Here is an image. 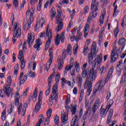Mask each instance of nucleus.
<instances>
[{"instance_id": "f257e3e1", "label": "nucleus", "mask_w": 126, "mask_h": 126, "mask_svg": "<svg viewBox=\"0 0 126 126\" xmlns=\"http://www.w3.org/2000/svg\"><path fill=\"white\" fill-rule=\"evenodd\" d=\"M92 64V68L89 71V76L87 79H86L84 85L85 88H87V91L89 94L92 92V84L93 82L96 80V77H97V72L94 70V69L96 67L97 63L94 62L93 61Z\"/></svg>"}, {"instance_id": "f03ea898", "label": "nucleus", "mask_w": 126, "mask_h": 126, "mask_svg": "<svg viewBox=\"0 0 126 126\" xmlns=\"http://www.w3.org/2000/svg\"><path fill=\"white\" fill-rule=\"evenodd\" d=\"M58 8L57 9V19L56 20V24H58V27L56 28L55 31L57 33L58 32H60L62 29H63V18L62 19L61 18V16H62V10H61V8H60V6H58Z\"/></svg>"}, {"instance_id": "7ed1b4c3", "label": "nucleus", "mask_w": 126, "mask_h": 126, "mask_svg": "<svg viewBox=\"0 0 126 126\" xmlns=\"http://www.w3.org/2000/svg\"><path fill=\"white\" fill-rule=\"evenodd\" d=\"M91 52L88 54V62L89 64H92V63H93V59L94 57H96V55H97V50H96V43L94 42L93 43L92 47L91 48Z\"/></svg>"}, {"instance_id": "20e7f679", "label": "nucleus", "mask_w": 126, "mask_h": 126, "mask_svg": "<svg viewBox=\"0 0 126 126\" xmlns=\"http://www.w3.org/2000/svg\"><path fill=\"white\" fill-rule=\"evenodd\" d=\"M48 29L46 30V32H42L41 33L39 37L40 38H43L46 36H48V38L46 41V44H45V51H48V49L50 47V46H51V41H52V31L50 30L49 32H48Z\"/></svg>"}, {"instance_id": "39448f33", "label": "nucleus", "mask_w": 126, "mask_h": 126, "mask_svg": "<svg viewBox=\"0 0 126 126\" xmlns=\"http://www.w3.org/2000/svg\"><path fill=\"white\" fill-rule=\"evenodd\" d=\"M32 12L30 11V10L29 9L27 10L26 12V16H29L30 14V19L28 20V23H26L24 24V28H27L28 30L30 29V27H31V24H32V22H33V15L34 14V9H33V7H32Z\"/></svg>"}, {"instance_id": "423d86ee", "label": "nucleus", "mask_w": 126, "mask_h": 126, "mask_svg": "<svg viewBox=\"0 0 126 126\" xmlns=\"http://www.w3.org/2000/svg\"><path fill=\"white\" fill-rule=\"evenodd\" d=\"M13 31H14V33L12 40L13 43H15L17 40V38H19L21 36V29L18 27V23L17 22L14 24Z\"/></svg>"}, {"instance_id": "0eeeda50", "label": "nucleus", "mask_w": 126, "mask_h": 126, "mask_svg": "<svg viewBox=\"0 0 126 126\" xmlns=\"http://www.w3.org/2000/svg\"><path fill=\"white\" fill-rule=\"evenodd\" d=\"M60 78H61V75L60 74H57L55 77V80L56 83L54 84L52 88L53 95H52V98H54V96L55 99L58 98V83H59L60 81Z\"/></svg>"}, {"instance_id": "6e6552de", "label": "nucleus", "mask_w": 126, "mask_h": 126, "mask_svg": "<svg viewBox=\"0 0 126 126\" xmlns=\"http://www.w3.org/2000/svg\"><path fill=\"white\" fill-rule=\"evenodd\" d=\"M65 32H63L61 33L60 35L58 34L55 39V45L56 46H59L60 45V43L61 41L62 43H63L64 42V34Z\"/></svg>"}, {"instance_id": "1a4fd4ad", "label": "nucleus", "mask_w": 126, "mask_h": 126, "mask_svg": "<svg viewBox=\"0 0 126 126\" xmlns=\"http://www.w3.org/2000/svg\"><path fill=\"white\" fill-rule=\"evenodd\" d=\"M55 72L52 73L50 76V77L48 78V89L45 92V95L48 96L50 94V92L51 91V88L52 87V82H53V78L55 77Z\"/></svg>"}, {"instance_id": "9d476101", "label": "nucleus", "mask_w": 126, "mask_h": 126, "mask_svg": "<svg viewBox=\"0 0 126 126\" xmlns=\"http://www.w3.org/2000/svg\"><path fill=\"white\" fill-rule=\"evenodd\" d=\"M43 97V93L42 91L40 92L39 95L38 96V101L36 103L35 107L34 112L35 113L38 112L41 109V104H42V98Z\"/></svg>"}, {"instance_id": "9b49d317", "label": "nucleus", "mask_w": 126, "mask_h": 126, "mask_svg": "<svg viewBox=\"0 0 126 126\" xmlns=\"http://www.w3.org/2000/svg\"><path fill=\"white\" fill-rule=\"evenodd\" d=\"M18 58L21 62V69H24V67H25V63H26V62L24 61V54H23V51L22 50L19 51Z\"/></svg>"}, {"instance_id": "f8f14e48", "label": "nucleus", "mask_w": 126, "mask_h": 126, "mask_svg": "<svg viewBox=\"0 0 126 126\" xmlns=\"http://www.w3.org/2000/svg\"><path fill=\"white\" fill-rule=\"evenodd\" d=\"M28 76L27 74H25L23 72H22L20 74V75L19 77V80L20 81V85H22V84H24L25 81L27 80V78Z\"/></svg>"}, {"instance_id": "ddd939ff", "label": "nucleus", "mask_w": 126, "mask_h": 126, "mask_svg": "<svg viewBox=\"0 0 126 126\" xmlns=\"http://www.w3.org/2000/svg\"><path fill=\"white\" fill-rule=\"evenodd\" d=\"M110 63H115V62L117 61L118 59H119V55L118 54V53L115 52L114 50H112V52L110 55Z\"/></svg>"}, {"instance_id": "4468645a", "label": "nucleus", "mask_w": 126, "mask_h": 126, "mask_svg": "<svg viewBox=\"0 0 126 126\" xmlns=\"http://www.w3.org/2000/svg\"><path fill=\"white\" fill-rule=\"evenodd\" d=\"M45 24V19L44 18H41L38 22L36 23V24L35 27V31H37L39 28H42L43 27V25Z\"/></svg>"}, {"instance_id": "2eb2a0df", "label": "nucleus", "mask_w": 126, "mask_h": 126, "mask_svg": "<svg viewBox=\"0 0 126 126\" xmlns=\"http://www.w3.org/2000/svg\"><path fill=\"white\" fill-rule=\"evenodd\" d=\"M96 16H97V11L94 10L93 12H91L87 19L88 24H90L91 20H92L93 18H95Z\"/></svg>"}, {"instance_id": "dca6fc26", "label": "nucleus", "mask_w": 126, "mask_h": 126, "mask_svg": "<svg viewBox=\"0 0 126 126\" xmlns=\"http://www.w3.org/2000/svg\"><path fill=\"white\" fill-rule=\"evenodd\" d=\"M35 39V37L34 35H32L31 33H29L28 35V44H29V47L31 48V46H32V44L33 42H34V40Z\"/></svg>"}, {"instance_id": "f3484780", "label": "nucleus", "mask_w": 126, "mask_h": 126, "mask_svg": "<svg viewBox=\"0 0 126 126\" xmlns=\"http://www.w3.org/2000/svg\"><path fill=\"white\" fill-rule=\"evenodd\" d=\"M99 106H100V101L99 100H96L92 107V111L93 114H95V113L97 112V110H98Z\"/></svg>"}, {"instance_id": "a211bd4d", "label": "nucleus", "mask_w": 126, "mask_h": 126, "mask_svg": "<svg viewBox=\"0 0 126 126\" xmlns=\"http://www.w3.org/2000/svg\"><path fill=\"white\" fill-rule=\"evenodd\" d=\"M10 87L7 85H6L3 87V91L8 97L10 96Z\"/></svg>"}, {"instance_id": "6ab92c4d", "label": "nucleus", "mask_w": 126, "mask_h": 126, "mask_svg": "<svg viewBox=\"0 0 126 126\" xmlns=\"http://www.w3.org/2000/svg\"><path fill=\"white\" fill-rule=\"evenodd\" d=\"M102 60H103V56L102 54L96 55L94 60V63H97V64H100L102 63Z\"/></svg>"}, {"instance_id": "aec40b11", "label": "nucleus", "mask_w": 126, "mask_h": 126, "mask_svg": "<svg viewBox=\"0 0 126 126\" xmlns=\"http://www.w3.org/2000/svg\"><path fill=\"white\" fill-rule=\"evenodd\" d=\"M97 0H93L92 2L91 9L94 10V11H97L98 10V7L99 6V2H97L95 4H94Z\"/></svg>"}, {"instance_id": "412c9836", "label": "nucleus", "mask_w": 126, "mask_h": 126, "mask_svg": "<svg viewBox=\"0 0 126 126\" xmlns=\"http://www.w3.org/2000/svg\"><path fill=\"white\" fill-rule=\"evenodd\" d=\"M49 59L48 63H49V67H50V66L52 64V63H53V59H54V58L53 57V49L52 48L49 49Z\"/></svg>"}, {"instance_id": "4be33fe9", "label": "nucleus", "mask_w": 126, "mask_h": 126, "mask_svg": "<svg viewBox=\"0 0 126 126\" xmlns=\"http://www.w3.org/2000/svg\"><path fill=\"white\" fill-rule=\"evenodd\" d=\"M68 120V116L65 114H61V124H65Z\"/></svg>"}, {"instance_id": "5701e85b", "label": "nucleus", "mask_w": 126, "mask_h": 126, "mask_svg": "<svg viewBox=\"0 0 126 126\" xmlns=\"http://www.w3.org/2000/svg\"><path fill=\"white\" fill-rule=\"evenodd\" d=\"M113 113H114V111L113 110V109H110L109 110V113L107 118V121L106 122L107 125H109V124H110V123L112 122L111 119H112V117H113Z\"/></svg>"}, {"instance_id": "b1692460", "label": "nucleus", "mask_w": 126, "mask_h": 126, "mask_svg": "<svg viewBox=\"0 0 126 126\" xmlns=\"http://www.w3.org/2000/svg\"><path fill=\"white\" fill-rule=\"evenodd\" d=\"M87 76L86 79L89 76V73L87 74V68H82V77L83 78H85Z\"/></svg>"}, {"instance_id": "393cba45", "label": "nucleus", "mask_w": 126, "mask_h": 126, "mask_svg": "<svg viewBox=\"0 0 126 126\" xmlns=\"http://www.w3.org/2000/svg\"><path fill=\"white\" fill-rule=\"evenodd\" d=\"M100 117H102V118H105L106 117V115H107V113L108 112V111H107V110L103 108L102 107H101L100 109Z\"/></svg>"}, {"instance_id": "a878e982", "label": "nucleus", "mask_w": 126, "mask_h": 126, "mask_svg": "<svg viewBox=\"0 0 126 126\" xmlns=\"http://www.w3.org/2000/svg\"><path fill=\"white\" fill-rule=\"evenodd\" d=\"M70 106L71 107V113H72V115H74L75 114H76V111H77V108L76 107H77V105H76L75 106H73V103L71 104Z\"/></svg>"}, {"instance_id": "bb28decb", "label": "nucleus", "mask_w": 126, "mask_h": 126, "mask_svg": "<svg viewBox=\"0 0 126 126\" xmlns=\"http://www.w3.org/2000/svg\"><path fill=\"white\" fill-rule=\"evenodd\" d=\"M95 87H96V89L97 90V91H101V90L102 89V88H103V87H104V86H103V85H102V81H99L98 82H97L96 84H95Z\"/></svg>"}, {"instance_id": "cd10ccee", "label": "nucleus", "mask_w": 126, "mask_h": 126, "mask_svg": "<svg viewBox=\"0 0 126 126\" xmlns=\"http://www.w3.org/2000/svg\"><path fill=\"white\" fill-rule=\"evenodd\" d=\"M38 89L36 88L33 92V94L32 96V101L33 102H35L36 100L37 99V96H38Z\"/></svg>"}, {"instance_id": "c85d7f7f", "label": "nucleus", "mask_w": 126, "mask_h": 126, "mask_svg": "<svg viewBox=\"0 0 126 126\" xmlns=\"http://www.w3.org/2000/svg\"><path fill=\"white\" fill-rule=\"evenodd\" d=\"M113 104H114V101H113V99H110L108 101L107 105L106 106V110H107V111L110 110V108H111V107L113 106Z\"/></svg>"}, {"instance_id": "c756f323", "label": "nucleus", "mask_w": 126, "mask_h": 126, "mask_svg": "<svg viewBox=\"0 0 126 126\" xmlns=\"http://www.w3.org/2000/svg\"><path fill=\"white\" fill-rule=\"evenodd\" d=\"M123 65H124V61L121 60L118 62V64L117 65V69H119L120 71H121L123 69V68H121L122 67Z\"/></svg>"}, {"instance_id": "7c9ffc66", "label": "nucleus", "mask_w": 126, "mask_h": 126, "mask_svg": "<svg viewBox=\"0 0 126 126\" xmlns=\"http://www.w3.org/2000/svg\"><path fill=\"white\" fill-rule=\"evenodd\" d=\"M126 67H124L123 75L122 76V77L121 78V81H120L121 83H122V82H125L126 80Z\"/></svg>"}, {"instance_id": "2f4dec72", "label": "nucleus", "mask_w": 126, "mask_h": 126, "mask_svg": "<svg viewBox=\"0 0 126 126\" xmlns=\"http://www.w3.org/2000/svg\"><path fill=\"white\" fill-rule=\"evenodd\" d=\"M72 50V47H71V45L70 44H68L67 46V49L66 51V52L69 55H71V52Z\"/></svg>"}, {"instance_id": "473e14b6", "label": "nucleus", "mask_w": 126, "mask_h": 126, "mask_svg": "<svg viewBox=\"0 0 126 126\" xmlns=\"http://www.w3.org/2000/svg\"><path fill=\"white\" fill-rule=\"evenodd\" d=\"M14 69V75H17L18 73V70L19 69V65H18V63L15 65Z\"/></svg>"}, {"instance_id": "72a5a7b5", "label": "nucleus", "mask_w": 126, "mask_h": 126, "mask_svg": "<svg viewBox=\"0 0 126 126\" xmlns=\"http://www.w3.org/2000/svg\"><path fill=\"white\" fill-rule=\"evenodd\" d=\"M77 120V116L76 115H75L71 121V126H75V124H76Z\"/></svg>"}, {"instance_id": "f704fd0d", "label": "nucleus", "mask_w": 126, "mask_h": 126, "mask_svg": "<svg viewBox=\"0 0 126 126\" xmlns=\"http://www.w3.org/2000/svg\"><path fill=\"white\" fill-rule=\"evenodd\" d=\"M27 74L28 76H29V77L34 78L35 77V76H36V74L35 73V72H33L32 70H30L29 72H28Z\"/></svg>"}, {"instance_id": "c9c22d12", "label": "nucleus", "mask_w": 126, "mask_h": 126, "mask_svg": "<svg viewBox=\"0 0 126 126\" xmlns=\"http://www.w3.org/2000/svg\"><path fill=\"white\" fill-rule=\"evenodd\" d=\"M38 118L39 119V120L37 123L39 124H42V123H43L44 121H45V117H44L42 114H40V116L38 117Z\"/></svg>"}, {"instance_id": "e433bc0d", "label": "nucleus", "mask_w": 126, "mask_h": 126, "mask_svg": "<svg viewBox=\"0 0 126 126\" xmlns=\"http://www.w3.org/2000/svg\"><path fill=\"white\" fill-rule=\"evenodd\" d=\"M114 69H115L114 66H111L110 69L109 70L108 73L107 74L108 76H112V74H113V72H114Z\"/></svg>"}, {"instance_id": "4c0bfd02", "label": "nucleus", "mask_w": 126, "mask_h": 126, "mask_svg": "<svg viewBox=\"0 0 126 126\" xmlns=\"http://www.w3.org/2000/svg\"><path fill=\"white\" fill-rule=\"evenodd\" d=\"M63 61L60 60L58 63V68L59 70L62 69V68L63 66Z\"/></svg>"}, {"instance_id": "58836bf2", "label": "nucleus", "mask_w": 126, "mask_h": 126, "mask_svg": "<svg viewBox=\"0 0 126 126\" xmlns=\"http://www.w3.org/2000/svg\"><path fill=\"white\" fill-rule=\"evenodd\" d=\"M78 49V43H77L74 46L73 53L74 55H76L77 54V50Z\"/></svg>"}, {"instance_id": "ea45409f", "label": "nucleus", "mask_w": 126, "mask_h": 126, "mask_svg": "<svg viewBox=\"0 0 126 126\" xmlns=\"http://www.w3.org/2000/svg\"><path fill=\"white\" fill-rule=\"evenodd\" d=\"M72 88L74 87V85H75V77H72L71 80L70 81Z\"/></svg>"}, {"instance_id": "a19ab883", "label": "nucleus", "mask_w": 126, "mask_h": 126, "mask_svg": "<svg viewBox=\"0 0 126 126\" xmlns=\"http://www.w3.org/2000/svg\"><path fill=\"white\" fill-rule=\"evenodd\" d=\"M125 42L126 39L125 38H120L118 41V45H119V46H122V45L124 44Z\"/></svg>"}, {"instance_id": "79ce46f5", "label": "nucleus", "mask_w": 126, "mask_h": 126, "mask_svg": "<svg viewBox=\"0 0 126 126\" xmlns=\"http://www.w3.org/2000/svg\"><path fill=\"white\" fill-rule=\"evenodd\" d=\"M6 115V112L5 111V110H4L3 112H2L1 116V119L2 121H3V122L5 121Z\"/></svg>"}, {"instance_id": "37998d69", "label": "nucleus", "mask_w": 126, "mask_h": 126, "mask_svg": "<svg viewBox=\"0 0 126 126\" xmlns=\"http://www.w3.org/2000/svg\"><path fill=\"white\" fill-rule=\"evenodd\" d=\"M83 81V79H82V77H79L78 79V86L80 88H81L82 86V82Z\"/></svg>"}, {"instance_id": "c03bdc74", "label": "nucleus", "mask_w": 126, "mask_h": 126, "mask_svg": "<svg viewBox=\"0 0 126 126\" xmlns=\"http://www.w3.org/2000/svg\"><path fill=\"white\" fill-rule=\"evenodd\" d=\"M13 4L15 9H17L18 8V0H13Z\"/></svg>"}, {"instance_id": "a18cd8bd", "label": "nucleus", "mask_w": 126, "mask_h": 126, "mask_svg": "<svg viewBox=\"0 0 126 126\" xmlns=\"http://www.w3.org/2000/svg\"><path fill=\"white\" fill-rule=\"evenodd\" d=\"M89 30H90L89 24L87 23V22L86 25L84 28V32H89Z\"/></svg>"}, {"instance_id": "49530a36", "label": "nucleus", "mask_w": 126, "mask_h": 126, "mask_svg": "<svg viewBox=\"0 0 126 126\" xmlns=\"http://www.w3.org/2000/svg\"><path fill=\"white\" fill-rule=\"evenodd\" d=\"M106 70H107V69H106V68H105V66H102L99 71L100 74H102V73H105V72H106Z\"/></svg>"}, {"instance_id": "de8ad7c7", "label": "nucleus", "mask_w": 126, "mask_h": 126, "mask_svg": "<svg viewBox=\"0 0 126 126\" xmlns=\"http://www.w3.org/2000/svg\"><path fill=\"white\" fill-rule=\"evenodd\" d=\"M54 122L55 123V125L57 126L59 125V123H60V118H59L58 115L56 116L55 118L54 119Z\"/></svg>"}, {"instance_id": "09e8293b", "label": "nucleus", "mask_w": 126, "mask_h": 126, "mask_svg": "<svg viewBox=\"0 0 126 126\" xmlns=\"http://www.w3.org/2000/svg\"><path fill=\"white\" fill-rule=\"evenodd\" d=\"M104 16H105V14H102L100 16L99 22L100 24H103V23H104Z\"/></svg>"}, {"instance_id": "8fccbe9b", "label": "nucleus", "mask_w": 126, "mask_h": 126, "mask_svg": "<svg viewBox=\"0 0 126 126\" xmlns=\"http://www.w3.org/2000/svg\"><path fill=\"white\" fill-rule=\"evenodd\" d=\"M119 28H116L114 31V36L115 38H117L118 37V34H119Z\"/></svg>"}, {"instance_id": "3c124183", "label": "nucleus", "mask_w": 126, "mask_h": 126, "mask_svg": "<svg viewBox=\"0 0 126 126\" xmlns=\"http://www.w3.org/2000/svg\"><path fill=\"white\" fill-rule=\"evenodd\" d=\"M59 94L57 95V98H55V96H53V98L52 97V96H53V93H52V94H51V98H49V101L50 102V104H51V105L53 104V100H55L56 101H57V100H58V96Z\"/></svg>"}, {"instance_id": "603ef678", "label": "nucleus", "mask_w": 126, "mask_h": 126, "mask_svg": "<svg viewBox=\"0 0 126 126\" xmlns=\"http://www.w3.org/2000/svg\"><path fill=\"white\" fill-rule=\"evenodd\" d=\"M52 109H49L47 112V116L48 118H51V116H52Z\"/></svg>"}, {"instance_id": "864d4df0", "label": "nucleus", "mask_w": 126, "mask_h": 126, "mask_svg": "<svg viewBox=\"0 0 126 126\" xmlns=\"http://www.w3.org/2000/svg\"><path fill=\"white\" fill-rule=\"evenodd\" d=\"M51 10H52L51 17H55V16H56V14H57V12H56V10H55L54 8H52Z\"/></svg>"}, {"instance_id": "5fc2aeb1", "label": "nucleus", "mask_w": 126, "mask_h": 126, "mask_svg": "<svg viewBox=\"0 0 126 126\" xmlns=\"http://www.w3.org/2000/svg\"><path fill=\"white\" fill-rule=\"evenodd\" d=\"M7 82L8 85H11V84L12 83V80H11V76H9V77H8Z\"/></svg>"}, {"instance_id": "6e6d98bb", "label": "nucleus", "mask_w": 126, "mask_h": 126, "mask_svg": "<svg viewBox=\"0 0 126 126\" xmlns=\"http://www.w3.org/2000/svg\"><path fill=\"white\" fill-rule=\"evenodd\" d=\"M70 100V94H68L67 95V98L65 99L66 104H68V102H69Z\"/></svg>"}, {"instance_id": "4d7b16f0", "label": "nucleus", "mask_w": 126, "mask_h": 126, "mask_svg": "<svg viewBox=\"0 0 126 126\" xmlns=\"http://www.w3.org/2000/svg\"><path fill=\"white\" fill-rule=\"evenodd\" d=\"M75 67L77 72H78V71H79V63H76V65H75Z\"/></svg>"}, {"instance_id": "13d9d810", "label": "nucleus", "mask_w": 126, "mask_h": 126, "mask_svg": "<svg viewBox=\"0 0 126 126\" xmlns=\"http://www.w3.org/2000/svg\"><path fill=\"white\" fill-rule=\"evenodd\" d=\"M62 58L63 60H65L66 58V51L65 50H64L62 53Z\"/></svg>"}, {"instance_id": "bf43d9fd", "label": "nucleus", "mask_w": 126, "mask_h": 126, "mask_svg": "<svg viewBox=\"0 0 126 126\" xmlns=\"http://www.w3.org/2000/svg\"><path fill=\"white\" fill-rule=\"evenodd\" d=\"M84 11L85 14L88 13V12L89 11V7L88 6H86L84 9Z\"/></svg>"}, {"instance_id": "052dcab7", "label": "nucleus", "mask_w": 126, "mask_h": 126, "mask_svg": "<svg viewBox=\"0 0 126 126\" xmlns=\"http://www.w3.org/2000/svg\"><path fill=\"white\" fill-rule=\"evenodd\" d=\"M70 73L72 77H75V70L74 69H72L71 71H70Z\"/></svg>"}, {"instance_id": "680f3d73", "label": "nucleus", "mask_w": 126, "mask_h": 126, "mask_svg": "<svg viewBox=\"0 0 126 126\" xmlns=\"http://www.w3.org/2000/svg\"><path fill=\"white\" fill-rule=\"evenodd\" d=\"M21 109H22V104L20 103L18 108V113L19 115H20V112H21Z\"/></svg>"}, {"instance_id": "e2e57ef3", "label": "nucleus", "mask_w": 126, "mask_h": 126, "mask_svg": "<svg viewBox=\"0 0 126 126\" xmlns=\"http://www.w3.org/2000/svg\"><path fill=\"white\" fill-rule=\"evenodd\" d=\"M74 62V59H73V58H71L70 60V65H71V66H72L73 67V66H74V65L73 64Z\"/></svg>"}, {"instance_id": "0e129e2a", "label": "nucleus", "mask_w": 126, "mask_h": 126, "mask_svg": "<svg viewBox=\"0 0 126 126\" xmlns=\"http://www.w3.org/2000/svg\"><path fill=\"white\" fill-rule=\"evenodd\" d=\"M72 66L70 65H67L65 68L64 69L65 70H67L68 71H69L70 69H71V68H72Z\"/></svg>"}, {"instance_id": "69168bd1", "label": "nucleus", "mask_w": 126, "mask_h": 126, "mask_svg": "<svg viewBox=\"0 0 126 126\" xmlns=\"http://www.w3.org/2000/svg\"><path fill=\"white\" fill-rule=\"evenodd\" d=\"M40 44H37L36 43L33 46L34 49H36V51H39V48H40Z\"/></svg>"}, {"instance_id": "338daca9", "label": "nucleus", "mask_w": 126, "mask_h": 126, "mask_svg": "<svg viewBox=\"0 0 126 126\" xmlns=\"http://www.w3.org/2000/svg\"><path fill=\"white\" fill-rule=\"evenodd\" d=\"M14 103L16 106H18L19 105V99L18 98H15Z\"/></svg>"}, {"instance_id": "774afa93", "label": "nucleus", "mask_w": 126, "mask_h": 126, "mask_svg": "<svg viewBox=\"0 0 126 126\" xmlns=\"http://www.w3.org/2000/svg\"><path fill=\"white\" fill-rule=\"evenodd\" d=\"M87 115H88V111H86V113L83 115V120L84 121L86 120V119H87Z\"/></svg>"}]
</instances>
